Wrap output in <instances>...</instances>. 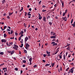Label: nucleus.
<instances>
[{
  "label": "nucleus",
  "instance_id": "obj_1",
  "mask_svg": "<svg viewBox=\"0 0 75 75\" xmlns=\"http://www.w3.org/2000/svg\"><path fill=\"white\" fill-rule=\"evenodd\" d=\"M25 48H26V49H28V47H30V45H28V43H26L25 44Z\"/></svg>",
  "mask_w": 75,
  "mask_h": 75
},
{
  "label": "nucleus",
  "instance_id": "obj_2",
  "mask_svg": "<svg viewBox=\"0 0 75 75\" xmlns=\"http://www.w3.org/2000/svg\"><path fill=\"white\" fill-rule=\"evenodd\" d=\"M8 53L11 54V55H13L14 53V51H8Z\"/></svg>",
  "mask_w": 75,
  "mask_h": 75
},
{
  "label": "nucleus",
  "instance_id": "obj_3",
  "mask_svg": "<svg viewBox=\"0 0 75 75\" xmlns=\"http://www.w3.org/2000/svg\"><path fill=\"white\" fill-rule=\"evenodd\" d=\"M51 35H55L56 33L52 31L50 33Z\"/></svg>",
  "mask_w": 75,
  "mask_h": 75
},
{
  "label": "nucleus",
  "instance_id": "obj_4",
  "mask_svg": "<svg viewBox=\"0 0 75 75\" xmlns=\"http://www.w3.org/2000/svg\"><path fill=\"white\" fill-rule=\"evenodd\" d=\"M46 53L47 54H48L47 56H48V57H50V52H49L48 51H46Z\"/></svg>",
  "mask_w": 75,
  "mask_h": 75
},
{
  "label": "nucleus",
  "instance_id": "obj_5",
  "mask_svg": "<svg viewBox=\"0 0 75 75\" xmlns=\"http://www.w3.org/2000/svg\"><path fill=\"white\" fill-rule=\"evenodd\" d=\"M74 68V67L72 68V69H71V70H69V72H71V73H73L74 72V70L73 69Z\"/></svg>",
  "mask_w": 75,
  "mask_h": 75
},
{
  "label": "nucleus",
  "instance_id": "obj_6",
  "mask_svg": "<svg viewBox=\"0 0 75 75\" xmlns=\"http://www.w3.org/2000/svg\"><path fill=\"white\" fill-rule=\"evenodd\" d=\"M62 19H63V20H64L65 21H67L66 17H62Z\"/></svg>",
  "mask_w": 75,
  "mask_h": 75
},
{
  "label": "nucleus",
  "instance_id": "obj_7",
  "mask_svg": "<svg viewBox=\"0 0 75 75\" xmlns=\"http://www.w3.org/2000/svg\"><path fill=\"white\" fill-rule=\"evenodd\" d=\"M56 37H57V35H55L54 36H52L50 37L51 38H56Z\"/></svg>",
  "mask_w": 75,
  "mask_h": 75
},
{
  "label": "nucleus",
  "instance_id": "obj_8",
  "mask_svg": "<svg viewBox=\"0 0 75 75\" xmlns=\"http://www.w3.org/2000/svg\"><path fill=\"white\" fill-rule=\"evenodd\" d=\"M1 40L2 42H6V40L5 39H2Z\"/></svg>",
  "mask_w": 75,
  "mask_h": 75
},
{
  "label": "nucleus",
  "instance_id": "obj_9",
  "mask_svg": "<svg viewBox=\"0 0 75 75\" xmlns=\"http://www.w3.org/2000/svg\"><path fill=\"white\" fill-rule=\"evenodd\" d=\"M43 20L44 21H45V22H46V21H47L46 20V18H45V17L44 16L43 17Z\"/></svg>",
  "mask_w": 75,
  "mask_h": 75
},
{
  "label": "nucleus",
  "instance_id": "obj_10",
  "mask_svg": "<svg viewBox=\"0 0 75 75\" xmlns=\"http://www.w3.org/2000/svg\"><path fill=\"white\" fill-rule=\"evenodd\" d=\"M28 37H26L25 38V41L26 42H27V41L28 40Z\"/></svg>",
  "mask_w": 75,
  "mask_h": 75
},
{
  "label": "nucleus",
  "instance_id": "obj_11",
  "mask_svg": "<svg viewBox=\"0 0 75 75\" xmlns=\"http://www.w3.org/2000/svg\"><path fill=\"white\" fill-rule=\"evenodd\" d=\"M23 33H24V32H23V31L22 30L21 32L19 34V35H20L21 34V35L23 34Z\"/></svg>",
  "mask_w": 75,
  "mask_h": 75
},
{
  "label": "nucleus",
  "instance_id": "obj_12",
  "mask_svg": "<svg viewBox=\"0 0 75 75\" xmlns=\"http://www.w3.org/2000/svg\"><path fill=\"white\" fill-rule=\"evenodd\" d=\"M62 7H64V2L63 1H62Z\"/></svg>",
  "mask_w": 75,
  "mask_h": 75
},
{
  "label": "nucleus",
  "instance_id": "obj_13",
  "mask_svg": "<svg viewBox=\"0 0 75 75\" xmlns=\"http://www.w3.org/2000/svg\"><path fill=\"white\" fill-rule=\"evenodd\" d=\"M51 64H52V67H53L54 66V64H55V63H52Z\"/></svg>",
  "mask_w": 75,
  "mask_h": 75
},
{
  "label": "nucleus",
  "instance_id": "obj_14",
  "mask_svg": "<svg viewBox=\"0 0 75 75\" xmlns=\"http://www.w3.org/2000/svg\"><path fill=\"white\" fill-rule=\"evenodd\" d=\"M13 12L12 13L9 12V16H11V15H12V14H13Z\"/></svg>",
  "mask_w": 75,
  "mask_h": 75
},
{
  "label": "nucleus",
  "instance_id": "obj_15",
  "mask_svg": "<svg viewBox=\"0 0 75 75\" xmlns=\"http://www.w3.org/2000/svg\"><path fill=\"white\" fill-rule=\"evenodd\" d=\"M50 64H46L45 65V67H47V66H50Z\"/></svg>",
  "mask_w": 75,
  "mask_h": 75
},
{
  "label": "nucleus",
  "instance_id": "obj_16",
  "mask_svg": "<svg viewBox=\"0 0 75 75\" xmlns=\"http://www.w3.org/2000/svg\"><path fill=\"white\" fill-rule=\"evenodd\" d=\"M5 2L6 1H5V0H3L2 1L3 4H4V3H5Z\"/></svg>",
  "mask_w": 75,
  "mask_h": 75
},
{
  "label": "nucleus",
  "instance_id": "obj_17",
  "mask_svg": "<svg viewBox=\"0 0 75 75\" xmlns=\"http://www.w3.org/2000/svg\"><path fill=\"white\" fill-rule=\"evenodd\" d=\"M52 45H53V46H54V45H55V46H56V45H57V43H55L54 44H53Z\"/></svg>",
  "mask_w": 75,
  "mask_h": 75
},
{
  "label": "nucleus",
  "instance_id": "obj_18",
  "mask_svg": "<svg viewBox=\"0 0 75 75\" xmlns=\"http://www.w3.org/2000/svg\"><path fill=\"white\" fill-rule=\"evenodd\" d=\"M41 18H42V16H39V20H41Z\"/></svg>",
  "mask_w": 75,
  "mask_h": 75
},
{
  "label": "nucleus",
  "instance_id": "obj_19",
  "mask_svg": "<svg viewBox=\"0 0 75 75\" xmlns=\"http://www.w3.org/2000/svg\"><path fill=\"white\" fill-rule=\"evenodd\" d=\"M29 61L30 62H31V61H32V58H30L29 59Z\"/></svg>",
  "mask_w": 75,
  "mask_h": 75
},
{
  "label": "nucleus",
  "instance_id": "obj_20",
  "mask_svg": "<svg viewBox=\"0 0 75 75\" xmlns=\"http://www.w3.org/2000/svg\"><path fill=\"white\" fill-rule=\"evenodd\" d=\"M9 44L10 45H13V42H10Z\"/></svg>",
  "mask_w": 75,
  "mask_h": 75
},
{
  "label": "nucleus",
  "instance_id": "obj_21",
  "mask_svg": "<svg viewBox=\"0 0 75 75\" xmlns=\"http://www.w3.org/2000/svg\"><path fill=\"white\" fill-rule=\"evenodd\" d=\"M49 24L50 25H52V22H49Z\"/></svg>",
  "mask_w": 75,
  "mask_h": 75
},
{
  "label": "nucleus",
  "instance_id": "obj_22",
  "mask_svg": "<svg viewBox=\"0 0 75 75\" xmlns=\"http://www.w3.org/2000/svg\"><path fill=\"white\" fill-rule=\"evenodd\" d=\"M7 36V35H6V34H4V38H6V37Z\"/></svg>",
  "mask_w": 75,
  "mask_h": 75
},
{
  "label": "nucleus",
  "instance_id": "obj_23",
  "mask_svg": "<svg viewBox=\"0 0 75 75\" xmlns=\"http://www.w3.org/2000/svg\"><path fill=\"white\" fill-rule=\"evenodd\" d=\"M47 20L48 19V18H50V16H49L48 17H47Z\"/></svg>",
  "mask_w": 75,
  "mask_h": 75
},
{
  "label": "nucleus",
  "instance_id": "obj_24",
  "mask_svg": "<svg viewBox=\"0 0 75 75\" xmlns=\"http://www.w3.org/2000/svg\"><path fill=\"white\" fill-rule=\"evenodd\" d=\"M25 16H27V12H25Z\"/></svg>",
  "mask_w": 75,
  "mask_h": 75
},
{
  "label": "nucleus",
  "instance_id": "obj_25",
  "mask_svg": "<svg viewBox=\"0 0 75 75\" xmlns=\"http://www.w3.org/2000/svg\"><path fill=\"white\" fill-rule=\"evenodd\" d=\"M13 30H11V34H13Z\"/></svg>",
  "mask_w": 75,
  "mask_h": 75
},
{
  "label": "nucleus",
  "instance_id": "obj_26",
  "mask_svg": "<svg viewBox=\"0 0 75 75\" xmlns=\"http://www.w3.org/2000/svg\"><path fill=\"white\" fill-rule=\"evenodd\" d=\"M47 10H42V12H45V11H46Z\"/></svg>",
  "mask_w": 75,
  "mask_h": 75
},
{
  "label": "nucleus",
  "instance_id": "obj_27",
  "mask_svg": "<svg viewBox=\"0 0 75 75\" xmlns=\"http://www.w3.org/2000/svg\"><path fill=\"white\" fill-rule=\"evenodd\" d=\"M3 52H0V55H3Z\"/></svg>",
  "mask_w": 75,
  "mask_h": 75
},
{
  "label": "nucleus",
  "instance_id": "obj_28",
  "mask_svg": "<svg viewBox=\"0 0 75 75\" xmlns=\"http://www.w3.org/2000/svg\"><path fill=\"white\" fill-rule=\"evenodd\" d=\"M73 19H72L71 20V24H72V23H73Z\"/></svg>",
  "mask_w": 75,
  "mask_h": 75
},
{
  "label": "nucleus",
  "instance_id": "obj_29",
  "mask_svg": "<svg viewBox=\"0 0 75 75\" xmlns=\"http://www.w3.org/2000/svg\"><path fill=\"white\" fill-rule=\"evenodd\" d=\"M60 71H62V67L61 66L60 67Z\"/></svg>",
  "mask_w": 75,
  "mask_h": 75
},
{
  "label": "nucleus",
  "instance_id": "obj_30",
  "mask_svg": "<svg viewBox=\"0 0 75 75\" xmlns=\"http://www.w3.org/2000/svg\"><path fill=\"white\" fill-rule=\"evenodd\" d=\"M7 31H11V30L9 29H7Z\"/></svg>",
  "mask_w": 75,
  "mask_h": 75
},
{
  "label": "nucleus",
  "instance_id": "obj_31",
  "mask_svg": "<svg viewBox=\"0 0 75 75\" xmlns=\"http://www.w3.org/2000/svg\"><path fill=\"white\" fill-rule=\"evenodd\" d=\"M15 69L16 70V71H18V68H15Z\"/></svg>",
  "mask_w": 75,
  "mask_h": 75
},
{
  "label": "nucleus",
  "instance_id": "obj_32",
  "mask_svg": "<svg viewBox=\"0 0 75 75\" xmlns=\"http://www.w3.org/2000/svg\"><path fill=\"white\" fill-rule=\"evenodd\" d=\"M24 52H25V53H26V54L27 53V50H24Z\"/></svg>",
  "mask_w": 75,
  "mask_h": 75
},
{
  "label": "nucleus",
  "instance_id": "obj_33",
  "mask_svg": "<svg viewBox=\"0 0 75 75\" xmlns=\"http://www.w3.org/2000/svg\"><path fill=\"white\" fill-rule=\"evenodd\" d=\"M21 37H20L19 38H18L19 41H20L21 40Z\"/></svg>",
  "mask_w": 75,
  "mask_h": 75
},
{
  "label": "nucleus",
  "instance_id": "obj_34",
  "mask_svg": "<svg viewBox=\"0 0 75 75\" xmlns=\"http://www.w3.org/2000/svg\"><path fill=\"white\" fill-rule=\"evenodd\" d=\"M7 18H8V19H10V16H7Z\"/></svg>",
  "mask_w": 75,
  "mask_h": 75
},
{
  "label": "nucleus",
  "instance_id": "obj_35",
  "mask_svg": "<svg viewBox=\"0 0 75 75\" xmlns=\"http://www.w3.org/2000/svg\"><path fill=\"white\" fill-rule=\"evenodd\" d=\"M44 57H45L46 56H47V55L45 54H43Z\"/></svg>",
  "mask_w": 75,
  "mask_h": 75
},
{
  "label": "nucleus",
  "instance_id": "obj_36",
  "mask_svg": "<svg viewBox=\"0 0 75 75\" xmlns=\"http://www.w3.org/2000/svg\"><path fill=\"white\" fill-rule=\"evenodd\" d=\"M15 35L17 36L18 35V33H17L16 32L15 33Z\"/></svg>",
  "mask_w": 75,
  "mask_h": 75
},
{
  "label": "nucleus",
  "instance_id": "obj_37",
  "mask_svg": "<svg viewBox=\"0 0 75 75\" xmlns=\"http://www.w3.org/2000/svg\"><path fill=\"white\" fill-rule=\"evenodd\" d=\"M58 52L56 51L55 53V54H53L54 55H55V54H57V53H58Z\"/></svg>",
  "mask_w": 75,
  "mask_h": 75
},
{
  "label": "nucleus",
  "instance_id": "obj_38",
  "mask_svg": "<svg viewBox=\"0 0 75 75\" xmlns=\"http://www.w3.org/2000/svg\"><path fill=\"white\" fill-rule=\"evenodd\" d=\"M41 1H40L39 2V5H40V4H41Z\"/></svg>",
  "mask_w": 75,
  "mask_h": 75
},
{
  "label": "nucleus",
  "instance_id": "obj_39",
  "mask_svg": "<svg viewBox=\"0 0 75 75\" xmlns=\"http://www.w3.org/2000/svg\"><path fill=\"white\" fill-rule=\"evenodd\" d=\"M23 63H25V62H26V61H25V60H23Z\"/></svg>",
  "mask_w": 75,
  "mask_h": 75
},
{
  "label": "nucleus",
  "instance_id": "obj_40",
  "mask_svg": "<svg viewBox=\"0 0 75 75\" xmlns=\"http://www.w3.org/2000/svg\"><path fill=\"white\" fill-rule=\"evenodd\" d=\"M4 63H3L2 64H1V66H3V65H4Z\"/></svg>",
  "mask_w": 75,
  "mask_h": 75
},
{
  "label": "nucleus",
  "instance_id": "obj_41",
  "mask_svg": "<svg viewBox=\"0 0 75 75\" xmlns=\"http://www.w3.org/2000/svg\"><path fill=\"white\" fill-rule=\"evenodd\" d=\"M6 28H7V26H5L4 27V29H6Z\"/></svg>",
  "mask_w": 75,
  "mask_h": 75
},
{
  "label": "nucleus",
  "instance_id": "obj_42",
  "mask_svg": "<svg viewBox=\"0 0 75 75\" xmlns=\"http://www.w3.org/2000/svg\"><path fill=\"white\" fill-rule=\"evenodd\" d=\"M34 68H36V67H37V65H35L33 66Z\"/></svg>",
  "mask_w": 75,
  "mask_h": 75
},
{
  "label": "nucleus",
  "instance_id": "obj_43",
  "mask_svg": "<svg viewBox=\"0 0 75 75\" xmlns=\"http://www.w3.org/2000/svg\"><path fill=\"white\" fill-rule=\"evenodd\" d=\"M55 42H53L51 43V44H55Z\"/></svg>",
  "mask_w": 75,
  "mask_h": 75
},
{
  "label": "nucleus",
  "instance_id": "obj_44",
  "mask_svg": "<svg viewBox=\"0 0 75 75\" xmlns=\"http://www.w3.org/2000/svg\"><path fill=\"white\" fill-rule=\"evenodd\" d=\"M42 61L44 62V63H45V60H43Z\"/></svg>",
  "mask_w": 75,
  "mask_h": 75
},
{
  "label": "nucleus",
  "instance_id": "obj_45",
  "mask_svg": "<svg viewBox=\"0 0 75 75\" xmlns=\"http://www.w3.org/2000/svg\"><path fill=\"white\" fill-rule=\"evenodd\" d=\"M69 67L67 68V69L66 70V71H68V69H69Z\"/></svg>",
  "mask_w": 75,
  "mask_h": 75
},
{
  "label": "nucleus",
  "instance_id": "obj_46",
  "mask_svg": "<svg viewBox=\"0 0 75 75\" xmlns=\"http://www.w3.org/2000/svg\"><path fill=\"white\" fill-rule=\"evenodd\" d=\"M59 57L60 58V59H61V58H62V56H61V55H60Z\"/></svg>",
  "mask_w": 75,
  "mask_h": 75
},
{
  "label": "nucleus",
  "instance_id": "obj_47",
  "mask_svg": "<svg viewBox=\"0 0 75 75\" xmlns=\"http://www.w3.org/2000/svg\"><path fill=\"white\" fill-rule=\"evenodd\" d=\"M65 14L64 13H63V15H62V16H65Z\"/></svg>",
  "mask_w": 75,
  "mask_h": 75
},
{
  "label": "nucleus",
  "instance_id": "obj_48",
  "mask_svg": "<svg viewBox=\"0 0 75 75\" xmlns=\"http://www.w3.org/2000/svg\"><path fill=\"white\" fill-rule=\"evenodd\" d=\"M28 16H31V15L30 13H28Z\"/></svg>",
  "mask_w": 75,
  "mask_h": 75
},
{
  "label": "nucleus",
  "instance_id": "obj_49",
  "mask_svg": "<svg viewBox=\"0 0 75 75\" xmlns=\"http://www.w3.org/2000/svg\"><path fill=\"white\" fill-rule=\"evenodd\" d=\"M69 47H68L67 48V50H69Z\"/></svg>",
  "mask_w": 75,
  "mask_h": 75
},
{
  "label": "nucleus",
  "instance_id": "obj_50",
  "mask_svg": "<svg viewBox=\"0 0 75 75\" xmlns=\"http://www.w3.org/2000/svg\"><path fill=\"white\" fill-rule=\"evenodd\" d=\"M55 18H56V19H58V17L56 16Z\"/></svg>",
  "mask_w": 75,
  "mask_h": 75
},
{
  "label": "nucleus",
  "instance_id": "obj_51",
  "mask_svg": "<svg viewBox=\"0 0 75 75\" xmlns=\"http://www.w3.org/2000/svg\"><path fill=\"white\" fill-rule=\"evenodd\" d=\"M54 6L55 7H57V6L56 4H55L54 5Z\"/></svg>",
  "mask_w": 75,
  "mask_h": 75
},
{
  "label": "nucleus",
  "instance_id": "obj_52",
  "mask_svg": "<svg viewBox=\"0 0 75 75\" xmlns=\"http://www.w3.org/2000/svg\"><path fill=\"white\" fill-rule=\"evenodd\" d=\"M14 37H13V38H10V39H11V40H12L13 39H14Z\"/></svg>",
  "mask_w": 75,
  "mask_h": 75
},
{
  "label": "nucleus",
  "instance_id": "obj_53",
  "mask_svg": "<svg viewBox=\"0 0 75 75\" xmlns=\"http://www.w3.org/2000/svg\"><path fill=\"white\" fill-rule=\"evenodd\" d=\"M71 25H72V26H73V27H75V26H74V24H71Z\"/></svg>",
  "mask_w": 75,
  "mask_h": 75
},
{
  "label": "nucleus",
  "instance_id": "obj_54",
  "mask_svg": "<svg viewBox=\"0 0 75 75\" xmlns=\"http://www.w3.org/2000/svg\"><path fill=\"white\" fill-rule=\"evenodd\" d=\"M25 67V65L24 64V65H23V67Z\"/></svg>",
  "mask_w": 75,
  "mask_h": 75
},
{
  "label": "nucleus",
  "instance_id": "obj_55",
  "mask_svg": "<svg viewBox=\"0 0 75 75\" xmlns=\"http://www.w3.org/2000/svg\"><path fill=\"white\" fill-rule=\"evenodd\" d=\"M42 7H43V8H44L45 7V6H44V5H43L42 6Z\"/></svg>",
  "mask_w": 75,
  "mask_h": 75
},
{
  "label": "nucleus",
  "instance_id": "obj_56",
  "mask_svg": "<svg viewBox=\"0 0 75 75\" xmlns=\"http://www.w3.org/2000/svg\"><path fill=\"white\" fill-rule=\"evenodd\" d=\"M24 32H25H25H26V29H24Z\"/></svg>",
  "mask_w": 75,
  "mask_h": 75
},
{
  "label": "nucleus",
  "instance_id": "obj_57",
  "mask_svg": "<svg viewBox=\"0 0 75 75\" xmlns=\"http://www.w3.org/2000/svg\"><path fill=\"white\" fill-rule=\"evenodd\" d=\"M52 41H55V39H54L52 40Z\"/></svg>",
  "mask_w": 75,
  "mask_h": 75
},
{
  "label": "nucleus",
  "instance_id": "obj_58",
  "mask_svg": "<svg viewBox=\"0 0 75 75\" xmlns=\"http://www.w3.org/2000/svg\"><path fill=\"white\" fill-rule=\"evenodd\" d=\"M21 35V36L20 37H23V34L22 35Z\"/></svg>",
  "mask_w": 75,
  "mask_h": 75
},
{
  "label": "nucleus",
  "instance_id": "obj_59",
  "mask_svg": "<svg viewBox=\"0 0 75 75\" xmlns=\"http://www.w3.org/2000/svg\"><path fill=\"white\" fill-rule=\"evenodd\" d=\"M6 45H7V46H8V42H7L6 43Z\"/></svg>",
  "mask_w": 75,
  "mask_h": 75
},
{
  "label": "nucleus",
  "instance_id": "obj_60",
  "mask_svg": "<svg viewBox=\"0 0 75 75\" xmlns=\"http://www.w3.org/2000/svg\"><path fill=\"white\" fill-rule=\"evenodd\" d=\"M22 73H23V71L21 70V74Z\"/></svg>",
  "mask_w": 75,
  "mask_h": 75
},
{
  "label": "nucleus",
  "instance_id": "obj_61",
  "mask_svg": "<svg viewBox=\"0 0 75 75\" xmlns=\"http://www.w3.org/2000/svg\"><path fill=\"white\" fill-rule=\"evenodd\" d=\"M29 11H31V8H30L29 9Z\"/></svg>",
  "mask_w": 75,
  "mask_h": 75
},
{
  "label": "nucleus",
  "instance_id": "obj_62",
  "mask_svg": "<svg viewBox=\"0 0 75 75\" xmlns=\"http://www.w3.org/2000/svg\"><path fill=\"white\" fill-rule=\"evenodd\" d=\"M56 42H58V39H57L56 41Z\"/></svg>",
  "mask_w": 75,
  "mask_h": 75
},
{
  "label": "nucleus",
  "instance_id": "obj_63",
  "mask_svg": "<svg viewBox=\"0 0 75 75\" xmlns=\"http://www.w3.org/2000/svg\"><path fill=\"white\" fill-rule=\"evenodd\" d=\"M63 59H64V60H65V57H64Z\"/></svg>",
  "mask_w": 75,
  "mask_h": 75
},
{
  "label": "nucleus",
  "instance_id": "obj_64",
  "mask_svg": "<svg viewBox=\"0 0 75 75\" xmlns=\"http://www.w3.org/2000/svg\"><path fill=\"white\" fill-rule=\"evenodd\" d=\"M4 74H5V75H7V73H4Z\"/></svg>",
  "mask_w": 75,
  "mask_h": 75
}]
</instances>
